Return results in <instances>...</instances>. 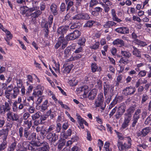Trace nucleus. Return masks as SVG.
<instances>
[{
	"instance_id": "33",
	"label": "nucleus",
	"mask_w": 151,
	"mask_h": 151,
	"mask_svg": "<svg viewBox=\"0 0 151 151\" xmlns=\"http://www.w3.org/2000/svg\"><path fill=\"white\" fill-rule=\"evenodd\" d=\"M134 42L135 44L141 46L143 47L147 45V44L145 42L140 41L137 39L134 40Z\"/></svg>"
},
{
	"instance_id": "50",
	"label": "nucleus",
	"mask_w": 151,
	"mask_h": 151,
	"mask_svg": "<svg viewBox=\"0 0 151 151\" xmlns=\"http://www.w3.org/2000/svg\"><path fill=\"white\" fill-rule=\"evenodd\" d=\"M110 143L109 142H106L104 145V148L106 151H111V149L109 148Z\"/></svg>"
},
{
	"instance_id": "2",
	"label": "nucleus",
	"mask_w": 151,
	"mask_h": 151,
	"mask_svg": "<svg viewBox=\"0 0 151 151\" xmlns=\"http://www.w3.org/2000/svg\"><path fill=\"white\" fill-rule=\"evenodd\" d=\"M104 98L102 93H100L98 95L97 99L94 102L96 107H100L102 110H104L106 106L105 103L104 102Z\"/></svg>"
},
{
	"instance_id": "46",
	"label": "nucleus",
	"mask_w": 151,
	"mask_h": 151,
	"mask_svg": "<svg viewBox=\"0 0 151 151\" xmlns=\"http://www.w3.org/2000/svg\"><path fill=\"white\" fill-rule=\"evenodd\" d=\"M95 22L93 20L89 21H88L84 25V27H92Z\"/></svg>"
},
{
	"instance_id": "14",
	"label": "nucleus",
	"mask_w": 151,
	"mask_h": 151,
	"mask_svg": "<svg viewBox=\"0 0 151 151\" xmlns=\"http://www.w3.org/2000/svg\"><path fill=\"white\" fill-rule=\"evenodd\" d=\"M104 94L105 96L109 92V89L111 88L110 91L111 92L114 90V86L112 85H109L107 84L106 82H104Z\"/></svg>"
},
{
	"instance_id": "16",
	"label": "nucleus",
	"mask_w": 151,
	"mask_h": 151,
	"mask_svg": "<svg viewBox=\"0 0 151 151\" xmlns=\"http://www.w3.org/2000/svg\"><path fill=\"white\" fill-rule=\"evenodd\" d=\"M97 93V90L96 89H93L89 93L88 98L91 100H93L96 96Z\"/></svg>"
},
{
	"instance_id": "49",
	"label": "nucleus",
	"mask_w": 151,
	"mask_h": 151,
	"mask_svg": "<svg viewBox=\"0 0 151 151\" xmlns=\"http://www.w3.org/2000/svg\"><path fill=\"white\" fill-rule=\"evenodd\" d=\"M81 19H90V17L87 13H81Z\"/></svg>"
},
{
	"instance_id": "31",
	"label": "nucleus",
	"mask_w": 151,
	"mask_h": 151,
	"mask_svg": "<svg viewBox=\"0 0 151 151\" xmlns=\"http://www.w3.org/2000/svg\"><path fill=\"white\" fill-rule=\"evenodd\" d=\"M4 32H5L6 35V37L4 38L5 40L7 41L12 39V35L11 33L7 29H5Z\"/></svg>"
},
{
	"instance_id": "64",
	"label": "nucleus",
	"mask_w": 151,
	"mask_h": 151,
	"mask_svg": "<svg viewBox=\"0 0 151 151\" xmlns=\"http://www.w3.org/2000/svg\"><path fill=\"white\" fill-rule=\"evenodd\" d=\"M30 116V114L27 112L24 113L23 116V119L25 120H28L27 119Z\"/></svg>"
},
{
	"instance_id": "21",
	"label": "nucleus",
	"mask_w": 151,
	"mask_h": 151,
	"mask_svg": "<svg viewBox=\"0 0 151 151\" xmlns=\"http://www.w3.org/2000/svg\"><path fill=\"white\" fill-rule=\"evenodd\" d=\"M76 91L83 92V95H86L88 91V87L87 86H84L77 89Z\"/></svg>"
},
{
	"instance_id": "39",
	"label": "nucleus",
	"mask_w": 151,
	"mask_h": 151,
	"mask_svg": "<svg viewBox=\"0 0 151 151\" xmlns=\"http://www.w3.org/2000/svg\"><path fill=\"white\" fill-rule=\"evenodd\" d=\"M47 103L48 101L47 100H46L44 102L43 104L40 107L41 109V111H43L47 109L48 107V106L47 105Z\"/></svg>"
},
{
	"instance_id": "44",
	"label": "nucleus",
	"mask_w": 151,
	"mask_h": 151,
	"mask_svg": "<svg viewBox=\"0 0 151 151\" xmlns=\"http://www.w3.org/2000/svg\"><path fill=\"white\" fill-rule=\"evenodd\" d=\"M22 147H21V150L22 151H27L28 149L27 145H29L26 142H24L22 143Z\"/></svg>"
},
{
	"instance_id": "60",
	"label": "nucleus",
	"mask_w": 151,
	"mask_h": 151,
	"mask_svg": "<svg viewBox=\"0 0 151 151\" xmlns=\"http://www.w3.org/2000/svg\"><path fill=\"white\" fill-rule=\"evenodd\" d=\"M61 127V124L60 123H58L57 124L56 131L57 133H59L60 132Z\"/></svg>"
},
{
	"instance_id": "27",
	"label": "nucleus",
	"mask_w": 151,
	"mask_h": 151,
	"mask_svg": "<svg viewBox=\"0 0 151 151\" xmlns=\"http://www.w3.org/2000/svg\"><path fill=\"white\" fill-rule=\"evenodd\" d=\"M66 142L65 140L64 139L60 138L58 140L59 144L58 146V149L60 150H61L64 145Z\"/></svg>"
},
{
	"instance_id": "23",
	"label": "nucleus",
	"mask_w": 151,
	"mask_h": 151,
	"mask_svg": "<svg viewBox=\"0 0 151 151\" xmlns=\"http://www.w3.org/2000/svg\"><path fill=\"white\" fill-rule=\"evenodd\" d=\"M114 45H118L119 47H122L124 45V41L122 40L117 39L115 40L113 42Z\"/></svg>"
},
{
	"instance_id": "58",
	"label": "nucleus",
	"mask_w": 151,
	"mask_h": 151,
	"mask_svg": "<svg viewBox=\"0 0 151 151\" xmlns=\"http://www.w3.org/2000/svg\"><path fill=\"white\" fill-rule=\"evenodd\" d=\"M72 19L73 20L81 19V13L75 15L72 17Z\"/></svg>"
},
{
	"instance_id": "17",
	"label": "nucleus",
	"mask_w": 151,
	"mask_h": 151,
	"mask_svg": "<svg viewBox=\"0 0 151 151\" xmlns=\"http://www.w3.org/2000/svg\"><path fill=\"white\" fill-rule=\"evenodd\" d=\"M115 31L118 33L121 34H127L129 33V29L127 27H121L117 28Z\"/></svg>"
},
{
	"instance_id": "57",
	"label": "nucleus",
	"mask_w": 151,
	"mask_h": 151,
	"mask_svg": "<svg viewBox=\"0 0 151 151\" xmlns=\"http://www.w3.org/2000/svg\"><path fill=\"white\" fill-rule=\"evenodd\" d=\"M99 45L100 43L99 42H96L93 46H90V48L93 50H96L98 48Z\"/></svg>"
},
{
	"instance_id": "30",
	"label": "nucleus",
	"mask_w": 151,
	"mask_h": 151,
	"mask_svg": "<svg viewBox=\"0 0 151 151\" xmlns=\"http://www.w3.org/2000/svg\"><path fill=\"white\" fill-rule=\"evenodd\" d=\"M121 54L127 58H129L131 56V54L128 51L122 50Z\"/></svg>"
},
{
	"instance_id": "12",
	"label": "nucleus",
	"mask_w": 151,
	"mask_h": 151,
	"mask_svg": "<svg viewBox=\"0 0 151 151\" xmlns=\"http://www.w3.org/2000/svg\"><path fill=\"white\" fill-rule=\"evenodd\" d=\"M122 96H116L114 99L109 104V109H111L118 103L120 102L123 99Z\"/></svg>"
},
{
	"instance_id": "38",
	"label": "nucleus",
	"mask_w": 151,
	"mask_h": 151,
	"mask_svg": "<svg viewBox=\"0 0 151 151\" xmlns=\"http://www.w3.org/2000/svg\"><path fill=\"white\" fill-rule=\"evenodd\" d=\"M24 126L26 127V128L28 129L30 128L32 124V121L29 122L28 120H26L24 121Z\"/></svg>"
},
{
	"instance_id": "5",
	"label": "nucleus",
	"mask_w": 151,
	"mask_h": 151,
	"mask_svg": "<svg viewBox=\"0 0 151 151\" xmlns=\"http://www.w3.org/2000/svg\"><path fill=\"white\" fill-rule=\"evenodd\" d=\"M126 106L124 103H121L119 106L117 107V109L115 117L117 119H119L122 117L125 111Z\"/></svg>"
},
{
	"instance_id": "29",
	"label": "nucleus",
	"mask_w": 151,
	"mask_h": 151,
	"mask_svg": "<svg viewBox=\"0 0 151 151\" xmlns=\"http://www.w3.org/2000/svg\"><path fill=\"white\" fill-rule=\"evenodd\" d=\"M116 23L113 21H109L106 22L103 27L105 28H110L113 26H115Z\"/></svg>"
},
{
	"instance_id": "41",
	"label": "nucleus",
	"mask_w": 151,
	"mask_h": 151,
	"mask_svg": "<svg viewBox=\"0 0 151 151\" xmlns=\"http://www.w3.org/2000/svg\"><path fill=\"white\" fill-rule=\"evenodd\" d=\"M58 42L60 44H63L65 43L68 42L67 40H66L64 37V36H58Z\"/></svg>"
},
{
	"instance_id": "53",
	"label": "nucleus",
	"mask_w": 151,
	"mask_h": 151,
	"mask_svg": "<svg viewBox=\"0 0 151 151\" xmlns=\"http://www.w3.org/2000/svg\"><path fill=\"white\" fill-rule=\"evenodd\" d=\"M91 68L92 72H94L97 71L98 67L96 63H92L91 64Z\"/></svg>"
},
{
	"instance_id": "8",
	"label": "nucleus",
	"mask_w": 151,
	"mask_h": 151,
	"mask_svg": "<svg viewBox=\"0 0 151 151\" xmlns=\"http://www.w3.org/2000/svg\"><path fill=\"white\" fill-rule=\"evenodd\" d=\"M132 116L126 114H124V119L122 124L121 128L125 129L127 127L132 119Z\"/></svg>"
},
{
	"instance_id": "48",
	"label": "nucleus",
	"mask_w": 151,
	"mask_h": 151,
	"mask_svg": "<svg viewBox=\"0 0 151 151\" xmlns=\"http://www.w3.org/2000/svg\"><path fill=\"white\" fill-rule=\"evenodd\" d=\"M72 33L76 39L79 37L81 35V32L77 29L75 30Z\"/></svg>"
},
{
	"instance_id": "10",
	"label": "nucleus",
	"mask_w": 151,
	"mask_h": 151,
	"mask_svg": "<svg viewBox=\"0 0 151 151\" xmlns=\"http://www.w3.org/2000/svg\"><path fill=\"white\" fill-rule=\"evenodd\" d=\"M7 120L12 121H15L19 122V117L18 115L16 113H14L12 112L9 111L7 114Z\"/></svg>"
},
{
	"instance_id": "9",
	"label": "nucleus",
	"mask_w": 151,
	"mask_h": 151,
	"mask_svg": "<svg viewBox=\"0 0 151 151\" xmlns=\"http://www.w3.org/2000/svg\"><path fill=\"white\" fill-rule=\"evenodd\" d=\"M69 29V26L68 25L60 26L57 30L58 36H64L67 31Z\"/></svg>"
},
{
	"instance_id": "62",
	"label": "nucleus",
	"mask_w": 151,
	"mask_h": 151,
	"mask_svg": "<svg viewBox=\"0 0 151 151\" xmlns=\"http://www.w3.org/2000/svg\"><path fill=\"white\" fill-rule=\"evenodd\" d=\"M17 87L21 88L22 87L23 85L22 82L21 80L19 79L17 81Z\"/></svg>"
},
{
	"instance_id": "26",
	"label": "nucleus",
	"mask_w": 151,
	"mask_h": 151,
	"mask_svg": "<svg viewBox=\"0 0 151 151\" xmlns=\"http://www.w3.org/2000/svg\"><path fill=\"white\" fill-rule=\"evenodd\" d=\"M112 19L113 21L119 22L122 21L121 20L118 18L117 17L115 10L112 9L111 10Z\"/></svg>"
},
{
	"instance_id": "42",
	"label": "nucleus",
	"mask_w": 151,
	"mask_h": 151,
	"mask_svg": "<svg viewBox=\"0 0 151 151\" xmlns=\"http://www.w3.org/2000/svg\"><path fill=\"white\" fill-rule=\"evenodd\" d=\"M43 91H39L37 90H34V92L33 93V95L35 97H39L42 95Z\"/></svg>"
},
{
	"instance_id": "36",
	"label": "nucleus",
	"mask_w": 151,
	"mask_h": 151,
	"mask_svg": "<svg viewBox=\"0 0 151 151\" xmlns=\"http://www.w3.org/2000/svg\"><path fill=\"white\" fill-rule=\"evenodd\" d=\"M17 142L15 141L12 144L8 149L7 151H13L15 149Z\"/></svg>"
},
{
	"instance_id": "1",
	"label": "nucleus",
	"mask_w": 151,
	"mask_h": 151,
	"mask_svg": "<svg viewBox=\"0 0 151 151\" xmlns=\"http://www.w3.org/2000/svg\"><path fill=\"white\" fill-rule=\"evenodd\" d=\"M55 129L53 125H51L46 127L40 132L41 135L43 138L45 136V132L47 133V139L49 140L51 145H53L58 139V135L54 132L53 130Z\"/></svg>"
},
{
	"instance_id": "6",
	"label": "nucleus",
	"mask_w": 151,
	"mask_h": 151,
	"mask_svg": "<svg viewBox=\"0 0 151 151\" xmlns=\"http://www.w3.org/2000/svg\"><path fill=\"white\" fill-rule=\"evenodd\" d=\"M141 113V110L140 109H138L135 111L132 116V127H134L137 123L138 119L140 117Z\"/></svg>"
},
{
	"instance_id": "22",
	"label": "nucleus",
	"mask_w": 151,
	"mask_h": 151,
	"mask_svg": "<svg viewBox=\"0 0 151 151\" xmlns=\"http://www.w3.org/2000/svg\"><path fill=\"white\" fill-rule=\"evenodd\" d=\"M136 107V106L135 105L130 106L128 109H127L126 112L125 113L132 116V114L135 110Z\"/></svg>"
},
{
	"instance_id": "61",
	"label": "nucleus",
	"mask_w": 151,
	"mask_h": 151,
	"mask_svg": "<svg viewBox=\"0 0 151 151\" xmlns=\"http://www.w3.org/2000/svg\"><path fill=\"white\" fill-rule=\"evenodd\" d=\"M72 130L71 129H69L67 131L66 133H65V134L64 135V137L66 138L68 136H70L71 134Z\"/></svg>"
},
{
	"instance_id": "15",
	"label": "nucleus",
	"mask_w": 151,
	"mask_h": 151,
	"mask_svg": "<svg viewBox=\"0 0 151 151\" xmlns=\"http://www.w3.org/2000/svg\"><path fill=\"white\" fill-rule=\"evenodd\" d=\"M32 141V142H30L29 145H27L28 150L32 151H35L37 150V147H38L35 141Z\"/></svg>"
},
{
	"instance_id": "7",
	"label": "nucleus",
	"mask_w": 151,
	"mask_h": 151,
	"mask_svg": "<svg viewBox=\"0 0 151 151\" xmlns=\"http://www.w3.org/2000/svg\"><path fill=\"white\" fill-rule=\"evenodd\" d=\"M24 136L27 140L33 141L35 140L36 135L35 133H33L30 134L28 129L25 128L24 130Z\"/></svg>"
},
{
	"instance_id": "34",
	"label": "nucleus",
	"mask_w": 151,
	"mask_h": 151,
	"mask_svg": "<svg viewBox=\"0 0 151 151\" xmlns=\"http://www.w3.org/2000/svg\"><path fill=\"white\" fill-rule=\"evenodd\" d=\"M7 138L5 139H3V142L0 145V151L4 150L6 148L7 146V141H6Z\"/></svg>"
},
{
	"instance_id": "51",
	"label": "nucleus",
	"mask_w": 151,
	"mask_h": 151,
	"mask_svg": "<svg viewBox=\"0 0 151 151\" xmlns=\"http://www.w3.org/2000/svg\"><path fill=\"white\" fill-rule=\"evenodd\" d=\"M117 146L119 150L121 151L124 150V145L122 142H120L119 141H118Z\"/></svg>"
},
{
	"instance_id": "45",
	"label": "nucleus",
	"mask_w": 151,
	"mask_h": 151,
	"mask_svg": "<svg viewBox=\"0 0 151 151\" xmlns=\"http://www.w3.org/2000/svg\"><path fill=\"white\" fill-rule=\"evenodd\" d=\"M71 51V49L69 47H67L64 50V57L65 58H67L69 57L70 54V52Z\"/></svg>"
},
{
	"instance_id": "43",
	"label": "nucleus",
	"mask_w": 151,
	"mask_h": 151,
	"mask_svg": "<svg viewBox=\"0 0 151 151\" xmlns=\"http://www.w3.org/2000/svg\"><path fill=\"white\" fill-rule=\"evenodd\" d=\"M41 113L38 111L36 112L35 114L32 116V120H34L36 119H38L40 116Z\"/></svg>"
},
{
	"instance_id": "25",
	"label": "nucleus",
	"mask_w": 151,
	"mask_h": 151,
	"mask_svg": "<svg viewBox=\"0 0 151 151\" xmlns=\"http://www.w3.org/2000/svg\"><path fill=\"white\" fill-rule=\"evenodd\" d=\"M132 47L133 49V50L132 51L133 54L138 58H141V52L134 46H133Z\"/></svg>"
},
{
	"instance_id": "24",
	"label": "nucleus",
	"mask_w": 151,
	"mask_h": 151,
	"mask_svg": "<svg viewBox=\"0 0 151 151\" xmlns=\"http://www.w3.org/2000/svg\"><path fill=\"white\" fill-rule=\"evenodd\" d=\"M35 11L31 13L29 15V16H31V17L32 18V20L33 19V18L36 19L42 13V12L40 10L37 9Z\"/></svg>"
},
{
	"instance_id": "47",
	"label": "nucleus",
	"mask_w": 151,
	"mask_h": 151,
	"mask_svg": "<svg viewBox=\"0 0 151 151\" xmlns=\"http://www.w3.org/2000/svg\"><path fill=\"white\" fill-rule=\"evenodd\" d=\"M128 59V58H126L122 57L120 60L119 61V63H122L124 64H127L129 62V60Z\"/></svg>"
},
{
	"instance_id": "52",
	"label": "nucleus",
	"mask_w": 151,
	"mask_h": 151,
	"mask_svg": "<svg viewBox=\"0 0 151 151\" xmlns=\"http://www.w3.org/2000/svg\"><path fill=\"white\" fill-rule=\"evenodd\" d=\"M117 109V107L115 106L113 109L110 111L109 114V117L111 118L113 115L116 112Z\"/></svg>"
},
{
	"instance_id": "13",
	"label": "nucleus",
	"mask_w": 151,
	"mask_h": 151,
	"mask_svg": "<svg viewBox=\"0 0 151 151\" xmlns=\"http://www.w3.org/2000/svg\"><path fill=\"white\" fill-rule=\"evenodd\" d=\"M11 109V107L9 104L8 102H5L4 105H2V111L1 112V114H4L6 112L10 111Z\"/></svg>"
},
{
	"instance_id": "18",
	"label": "nucleus",
	"mask_w": 151,
	"mask_h": 151,
	"mask_svg": "<svg viewBox=\"0 0 151 151\" xmlns=\"http://www.w3.org/2000/svg\"><path fill=\"white\" fill-rule=\"evenodd\" d=\"M41 146L38 148V151H48L50 149L48 144L45 141H44Z\"/></svg>"
},
{
	"instance_id": "55",
	"label": "nucleus",
	"mask_w": 151,
	"mask_h": 151,
	"mask_svg": "<svg viewBox=\"0 0 151 151\" xmlns=\"http://www.w3.org/2000/svg\"><path fill=\"white\" fill-rule=\"evenodd\" d=\"M81 57V55L80 54H78L76 55L74 57H72L71 58H70V60L73 61V60H77Z\"/></svg>"
},
{
	"instance_id": "11",
	"label": "nucleus",
	"mask_w": 151,
	"mask_h": 151,
	"mask_svg": "<svg viewBox=\"0 0 151 151\" xmlns=\"http://www.w3.org/2000/svg\"><path fill=\"white\" fill-rule=\"evenodd\" d=\"M136 91L134 87L129 86L126 87L123 90L122 92L124 95L127 96L133 94Z\"/></svg>"
},
{
	"instance_id": "4",
	"label": "nucleus",
	"mask_w": 151,
	"mask_h": 151,
	"mask_svg": "<svg viewBox=\"0 0 151 151\" xmlns=\"http://www.w3.org/2000/svg\"><path fill=\"white\" fill-rule=\"evenodd\" d=\"M39 9V6H37L36 5H34L32 7L30 8L26 6H23L20 7L21 14L23 15L25 14V16L26 17L29 16L30 14L29 12H32Z\"/></svg>"
},
{
	"instance_id": "56",
	"label": "nucleus",
	"mask_w": 151,
	"mask_h": 151,
	"mask_svg": "<svg viewBox=\"0 0 151 151\" xmlns=\"http://www.w3.org/2000/svg\"><path fill=\"white\" fill-rule=\"evenodd\" d=\"M86 41V39L84 37L80 38L79 40L78 43L81 46L84 45Z\"/></svg>"
},
{
	"instance_id": "19",
	"label": "nucleus",
	"mask_w": 151,
	"mask_h": 151,
	"mask_svg": "<svg viewBox=\"0 0 151 151\" xmlns=\"http://www.w3.org/2000/svg\"><path fill=\"white\" fill-rule=\"evenodd\" d=\"M9 129L6 128L5 129H2L0 130V137H1L2 139H5L7 138L8 135Z\"/></svg>"
},
{
	"instance_id": "3",
	"label": "nucleus",
	"mask_w": 151,
	"mask_h": 151,
	"mask_svg": "<svg viewBox=\"0 0 151 151\" xmlns=\"http://www.w3.org/2000/svg\"><path fill=\"white\" fill-rule=\"evenodd\" d=\"M19 90L17 87H14V88L12 85L9 86L6 90L5 94H11L14 98H15L19 94Z\"/></svg>"
},
{
	"instance_id": "59",
	"label": "nucleus",
	"mask_w": 151,
	"mask_h": 151,
	"mask_svg": "<svg viewBox=\"0 0 151 151\" xmlns=\"http://www.w3.org/2000/svg\"><path fill=\"white\" fill-rule=\"evenodd\" d=\"M147 73V71L145 70H141L139 72L138 75L141 77H144L146 76Z\"/></svg>"
},
{
	"instance_id": "40",
	"label": "nucleus",
	"mask_w": 151,
	"mask_h": 151,
	"mask_svg": "<svg viewBox=\"0 0 151 151\" xmlns=\"http://www.w3.org/2000/svg\"><path fill=\"white\" fill-rule=\"evenodd\" d=\"M66 40H71L76 39L73 33H71L67 35L65 37Z\"/></svg>"
},
{
	"instance_id": "20",
	"label": "nucleus",
	"mask_w": 151,
	"mask_h": 151,
	"mask_svg": "<svg viewBox=\"0 0 151 151\" xmlns=\"http://www.w3.org/2000/svg\"><path fill=\"white\" fill-rule=\"evenodd\" d=\"M53 18L54 17L52 15H50L48 17L47 21L45 23L44 25V27L47 28V27H48L49 28H50L52 25Z\"/></svg>"
},
{
	"instance_id": "35",
	"label": "nucleus",
	"mask_w": 151,
	"mask_h": 151,
	"mask_svg": "<svg viewBox=\"0 0 151 151\" xmlns=\"http://www.w3.org/2000/svg\"><path fill=\"white\" fill-rule=\"evenodd\" d=\"M150 131L151 129L150 127H146L143 129L142 131V136H145Z\"/></svg>"
},
{
	"instance_id": "63",
	"label": "nucleus",
	"mask_w": 151,
	"mask_h": 151,
	"mask_svg": "<svg viewBox=\"0 0 151 151\" xmlns=\"http://www.w3.org/2000/svg\"><path fill=\"white\" fill-rule=\"evenodd\" d=\"M23 128L22 127H20L19 129V135L20 138H22L23 137Z\"/></svg>"
},
{
	"instance_id": "32",
	"label": "nucleus",
	"mask_w": 151,
	"mask_h": 151,
	"mask_svg": "<svg viewBox=\"0 0 151 151\" xmlns=\"http://www.w3.org/2000/svg\"><path fill=\"white\" fill-rule=\"evenodd\" d=\"M73 64H71L70 65H68L64 68L63 72L65 73H69L72 68L73 67Z\"/></svg>"
},
{
	"instance_id": "37",
	"label": "nucleus",
	"mask_w": 151,
	"mask_h": 151,
	"mask_svg": "<svg viewBox=\"0 0 151 151\" xmlns=\"http://www.w3.org/2000/svg\"><path fill=\"white\" fill-rule=\"evenodd\" d=\"M81 27V25L80 23H74L71 24V25L70 27L71 29H73L76 28H80Z\"/></svg>"
},
{
	"instance_id": "54",
	"label": "nucleus",
	"mask_w": 151,
	"mask_h": 151,
	"mask_svg": "<svg viewBox=\"0 0 151 151\" xmlns=\"http://www.w3.org/2000/svg\"><path fill=\"white\" fill-rule=\"evenodd\" d=\"M149 99V97L147 95L145 94L142 95L141 103L142 104L145 103Z\"/></svg>"
},
{
	"instance_id": "28",
	"label": "nucleus",
	"mask_w": 151,
	"mask_h": 151,
	"mask_svg": "<svg viewBox=\"0 0 151 151\" xmlns=\"http://www.w3.org/2000/svg\"><path fill=\"white\" fill-rule=\"evenodd\" d=\"M57 7V6L54 4H52L50 7L51 11L54 15H56L58 14V10Z\"/></svg>"
}]
</instances>
